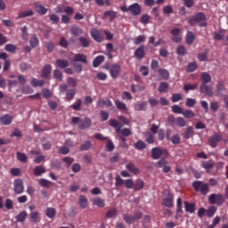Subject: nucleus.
Returning a JSON list of instances; mask_svg holds the SVG:
<instances>
[{"label":"nucleus","mask_w":228,"mask_h":228,"mask_svg":"<svg viewBox=\"0 0 228 228\" xmlns=\"http://www.w3.org/2000/svg\"><path fill=\"white\" fill-rule=\"evenodd\" d=\"M117 133L118 134H121L122 136H125V137L131 136V134H133V132H131V129L129 128L120 129V127H118L117 129Z\"/></svg>","instance_id":"24"},{"label":"nucleus","mask_w":228,"mask_h":228,"mask_svg":"<svg viewBox=\"0 0 228 228\" xmlns=\"http://www.w3.org/2000/svg\"><path fill=\"white\" fill-rule=\"evenodd\" d=\"M146 37L145 36H138L134 40V45H140V44H143V42H145Z\"/></svg>","instance_id":"56"},{"label":"nucleus","mask_w":228,"mask_h":228,"mask_svg":"<svg viewBox=\"0 0 228 228\" xmlns=\"http://www.w3.org/2000/svg\"><path fill=\"white\" fill-rule=\"evenodd\" d=\"M28 217V212L21 211L18 216H16L17 222L22 223Z\"/></svg>","instance_id":"46"},{"label":"nucleus","mask_w":228,"mask_h":228,"mask_svg":"<svg viewBox=\"0 0 228 228\" xmlns=\"http://www.w3.org/2000/svg\"><path fill=\"white\" fill-rule=\"evenodd\" d=\"M30 218L32 220V222L37 223L40 221V214H38V212L37 211H32L30 213Z\"/></svg>","instance_id":"50"},{"label":"nucleus","mask_w":228,"mask_h":228,"mask_svg":"<svg viewBox=\"0 0 228 228\" xmlns=\"http://www.w3.org/2000/svg\"><path fill=\"white\" fill-rule=\"evenodd\" d=\"M67 84L71 87V88H76L77 86V80L72 77H69L67 79Z\"/></svg>","instance_id":"44"},{"label":"nucleus","mask_w":228,"mask_h":228,"mask_svg":"<svg viewBox=\"0 0 228 228\" xmlns=\"http://www.w3.org/2000/svg\"><path fill=\"white\" fill-rule=\"evenodd\" d=\"M182 115H183L185 118H193V117H195V113L192 112V110H184L182 112Z\"/></svg>","instance_id":"62"},{"label":"nucleus","mask_w":228,"mask_h":228,"mask_svg":"<svg viewBox=\"0 0 228 228\" xmlns=\"http://www.w3.org/2000/svg\"><path fill=\"white\" fill-rule=\"evenodd\" d=\"M162 206L165 208H174V195L168 190L162 192Z\"/></svg>","instance_id":"1"},{"label":"nucleus","mask_w":228,"mask_h":228,"mask_svg":"<svg viewBox=\"0 0 228 228\" xmlns=\"http://www.w3.org/2000/svg\"><path fill=\"white\" fill-rule=\"evenodd\" d=\"M91 37L95 42H98V44L104 42V37L101 34V31L97 29L91 30Z\"/></svg>","instance_id":"10"},{"label":"nucleus","mask_w":228,"mask_h":228,"mask_svg":"<svg viewBox=\"0 0 228 228\" xmlns=\"http://www.w3.org/2000/svg\"><path fill=\"white\" fill-rule=\"evenodd\" d=\"M134 149H136L137 151H143V149H146L147 144H145V143L143 142V141L139 140L138 142H136L134 144Z\"/></svg>","instance_id":"40"},{"label":"nucleus","mask_w":228,"mask_h":228,"mask_svg":"<svg viewBox=\"0 0 228 228\" xmlns=\"http://www.w3.org/2000/svg\"><path fill=\"white\" fill-rule=\"evenodd\" d=\"M78 204L82 209H86V208H88V199L85 196H80Z\"/></svg>","instance_id":"26"},{"label":"nucleus","mask_w":228,"mask_h":228,"mask_svg":"<svg viewBox=\"0 0 228 228\" xmlns=\"http://www.w3.org/2000/svg\"><path fill=\"white\" fill-rule=\"evenodd\" d=\"M38 184L40 186H42L43 188H51V186L53 185V182H51L45 178H41L38 181Z\"/></svg>","instance_id":"25"},{"label":"nucleus","mask_w":228,"mask_h":228,"mask_svg":"<svg viewBox=\"0 0 228 228\" xmlns=\"http://www.w3.org/2000/svg\"><path fill=\"white\" fill-rule=\"evenodd\" d=\"M89 149H92V142L90 141L84 142L80 146V151H89Z\"/></svg>","instance_id":"51"},{"label":"nucleus","mask_w":228,"mask_h":228,"mask_svg":"<svg viewBox=\"0 0 228 228\" xmlns=\"http://www.w3.org/2000/svg\"><path fill=\"white\" fill-rule=\"evenodd\" d=\"M215 213H216V207L212 206L207 209V216H208V218H213V216H215Z\"/></svg>","instance_id":"54"},{"label":"nucleus","mask_w":228,"mask_h":228,"mask_svg":"<svg viewBox=\"0 0 228 228\" xmlns=\"http://www.w3.org/2000/svg\"><path fill=\"white\" fill-rule=\"evenodd\" d=\"M4 49L7 53H15V51H17V46L15 45L7 44L5 45Z\"/></svg>","instance_id":"55"},{"label":"nucleus","mask_w":228,"mask_h":228,"mask_svg":"<svg viewBox=\"0 0 228 228\" xmlns=\"http://www.w3.org/2000/svg\"><path fill=\"white\" fill-rule=\"evenodd\" d=\"M70 33L73 37H79L83 33V29L77 25H73L70 27Z\"/></svg>","instance_id":"19"},{"label":"nucleus","mask_w":228,"mask_h":228,"mask_svg":"<svg viewBox=\"0 0 228 228\" xmlns=\"http://www.w3.org/2000/svg\"><path fill=\"white\" fill-rule=\"evenodd\" d=\"M42 174H45V167H42V166H37L34 168V175L37 177H40V175H42Z\"/></svg>","instance_id":"30"},{"label":"nucleus","mask_w":228,"mask_h":228,"mask_svg":"<svg viewBox=\"0 0 228 228\" xmlns=\"http://www.w3.org/2000/svg\"><path fill=\"white\" fill-rule=\"evenodd\" d=\"M187 72H195L197 70V62H191L187 65Z\"/></svg>","instance_id":"61"},{"label":"nucleus","mask_w":228,"mask_h":228,"mask_svg":"<svg viewBox=\"0 0 228 228\" xmlns=\"http://www.w3.org/2000/svg\"><path fill=\"white\" fill-rule=\"evenodd\" d=\"M175 126H178V127H186V120L183 119V118H176V123Z\"/></svg>","instance_id":"52"},{"label":"nucleus","mask_w":228,"mask_h":228,"mask_svg":"<svg viewBox=\"0 0 228 228\" xmlns=\"http://www.w3.org/2000/svg\"><path fill=\"white\" fill-rule=\"evenodd\" d=\"M53 77L58 81H63V75L61 74V71H60V69L53 70Z\"/></svg>","instance_id":"53"},{"label":"nucleus","mask_w":228,"mask_h":228,"mask_svg":"<svg viewBox=\"0 0 228 228\" xmlns=\"http://www.w3.org/2000/svg\"><path fill=\"white\" fill-rule=\"evenodd\" d=\"M181 32V30L179 28H173L171 30V35L172 37V40L173 42H175V44L179 43L181 40H183V37H181V35H179V33Z\"/></svg>","instance_id":"12"},{"label":"nucleus","mask_w":228,"mask_h":228,"mask_svg":"<svg viewBox=\"0 0 228 228\" xmlns=\"http://www.w3.org/2000/svg\"><path fill=\"white\" fill-rule=\"evenodd\" d=\"M4 206L6 209H13V200L11 199H6Z\"/></svg>","instance_id":"64"},{"label":"nucleus","mask_w":228,"mask_h":228,"mask_svg":"<svg viewBox=\"0 0 228 228\" xmlns=\"http://www.w3.org/2000/svg\"><path fill=\"white\" fill-rule=\"evenodd\" d=\"M14 184V192L17 195L24 193V182L22 179H16L13 183Z\"/></svg>","instance_id":"5"},{"label":"nucleus","mask_w":228,"mask_h":228,"mask_svg":"<svg viewBox=\"0 0 228 228\" xmlns=\"http://www.w3.org/2000/svg\"><path fill=\"white\" fill-rule=\"evenodd\" d=\"M29 44L31 45V47H38V37H37V36H33L30 40H29Z\"/></svg>","instance_id":"60"},{"label":"nucleus","mask_w":228,"mask_h":228,"mask_svg":"<svg viewBox=\"0 0 228 228\" xmlns=\"http://www.w3.org/2000/svg\"><path fill=\"white\" fill-rule=\"evenodd\" d=\"M35 10L37 13H39V15H45V13H47V8L42 4H36Z\"/></svg>","instance_id":"31"},{"label":"nucleus","mask_w":228,"mask_h":228,"mask_svg":"<svg viewBox=\"0 0 228 228\" xmlns=\"http://www.w3.org/2000/svg\"><path fill=\"white\" fill-rule=\"evenodd\" d=\"M12 120H13V118L8 114H5L0 118V121L2 124H4V126H10V124H12Z\"/></svg>","instance_id":"22"},{"label":"nucleus","mask_w":228,"mask_h":228,"mask_svg":"<svg viewBox=\"0 0 228 228\" xmlns=\"http://www.w3.org/2000/svg\"><path fill=\"white\" fill-rule=\"evenodd\" d=\"M195 104H197V101L195 99H192V98L186 99L185 106H187V108H193Z\"/></svg>","instance_id":"59"},{"label":"nucleus","mask_w":228,"mask_h":228,"mask_svg":"<svg viewBox=\"0 0 228 228\" xmlns=\"http://www.w3.org/2000/svg\"><path fill=\"white\" fill-rule=\"evenodd\" d=\"M123 220H125V222L126 224H128V225H131V224H133L134 222V218L132 216H129V215H125L123 216Z\"/></svg>","instance_id":"63"},{"label":"nucleus","mask_w":228,"mask_h":228,"mask_svg":"<svg viewBox=\"0 0 228 228\" xmlns=\"http://www.w3.org/2000/svg\"><path fill=\"white\" fill-rule=\"evenodd\" d=\"M117 215H118L117 208H112L107 211L106 218H117Z\"/></svg>","instance_id":"41"},{"label":"nucleus","mask_w":228,"mask_h":228,"mask_svg":"<svg viewBox=\"0 0 228 228\" xmlns=\"http://www.w3.org/2000/svg\"><path fill=\"white\" fill-rule=\"evenodd\" d=\"M220 142H222V136L218 133L214 134L208 138V145H210V147L213 149H215V147H216Z\"/></svg>","instance_id":"4"},{"label":"nucleus","mask_w":228,"mask_h":228,"mask_svg":"<svg viewBox=\"0 0 228 228\" xmlns=\"http://www.w3.org/2000/svg\"><path fill=\"white\" fill-rule=\"evenodd\" d=\"M52 70L53 67L50 64L45 65L43 68L42 77H44L45 79H49V77H51Z\"/></svg>","instance_id":"15"},{"label":"nucleus","mask_w":228,"mask_h":228,"mask_svg":"<svg viewBox=\"0 0 228 228\" xmlns=\"http://www.w3.org/2000/svg\"><path fill=\"white\" fill-rule=\"evenodd\" d=\"M194 20L198 22L200 26V28H204L208 26V23L206 22V14L203 12H199L194 16Z\"/></svg>","instance_id":"8"},{"label":"nucleus","mask_w":228,"mask_h":228,"mask_svg":"<svg viewBox=\"0 0 228 228\" xmlns=\"http://www.w3.org/2000/svg\"><path fill=\"white\" fill-rule=\"evenodd\" d=\"M33 15V11H25L19 13V19H24L26 17H31Z\"/></svg>","instance_id":"58"},{"label":"nucleus","mask_w":228,"mask_h":228,"mask_svg":"<svg viewBox=\"0 0 228 228\" xmlns=\"http://www.w3.org/2000/svg\"><path fill=\"white\" fill-rule=\"evenodd\" d=\"M93 204L94 206H97V208H104L106 206V202L104 201V200L101 199V198H96L93 200Z\"/></svg>","instance_id":"37"},{"label":"nucleus","mask_w":228,"mask_h":228,"mask_svg":"<svg viewBox=\"0 0 228 228\" xmlns=\"http://www.w3.org/2000/svg\"><path fill=\"white\" fill-rule=\"evenodd\" d=\"M176 53L178 56H184L186 54V48L184 45H180L176 47Z\"/></svg>","instance_id":"48"},{"label":"nucleus","mask_w":228,"mask_h":228,"mask_svg":"<svg viewBox=\"0 0 228 228\" xmlns=\"http://www.w3.org/2000/svg\"><path fill=\"white\" fill-rule=\"evenodd\" d=\"M103 15L104 17H109L110 22L117 19V12L115 11H106Z\"/></svg>","instance_id":"34"},{"label":"nucleus","mask_w":228,"mask_h":228,"mask_svg":"<svg viewBox=\"0 0 228 228\" xmlns=\"http://www.w3.org/2000/svg\"><path fill=\"white\" fill-rule=\"evenodd\" d=\"M100 106H102V108H104V106H106V108H111V106H113V103L111 102L110 100H100L99 102Z\"/></svg>","instance_id":"47"},{"label":"nucleus","mask_w":228,"mask_h":228,"mask_svg":"<svg viewBox=\"0 0 228 228\" xmlns=\"http://www.w3.org/2000/svg\"><path fill=\"white\" fill-rule=\"evenodd\" d=\"M200 92L201 94H206L208 97H213L215 95V93L213 92V88L206 83H201L200 87Z\"/></svg>","instance_id":"6"},{"label":"nucleus","mask_w":228,"mask_h":228,"mask_svg":"<svg viewBox=\"0 0 228 228\" xmlns=\"http://www.w3.org/2000/svg\"><path fill=\"white\" fill-rule=\"evenodd\" d=\"M165 152H167V151L165 149H161V148H152L151 149V158L152 159H159V158H161V156H163V154H165Z\"/></svg>","instance_id":"7"},{"label":"nucleus","mask_w":228,"mask_h":228,"mask_svg":"<svg viewBox=\"0 0 228 228\" xmlns=\"http://www.w3.org/2000/svg\"><path fill=\"white\" fill-rule=\"evenodd\" d=\"M16 158L18 161H20V163H26L28 161V155L26 153H22L20 151L16 152Z\"/></svg>","instance_id":"32"},{"label":"nucleus","mask_w":228,"mask_h":228,"mask_svg":"<svg viewBox=\"0 0 228 228\" xmlns=\"http://www.w3.org/2000/svg\"><path fill=\"white\" fill-rule=\"evenodd\" d=\"M55 63L59 69H67L69 65V61L61 59H58Z\"/></svg>","instance_id":"29"},{"label":"nucleus","mask_w":228,"mask_h":228,"mask_svg":"<svg viewBox=\"0 0 228 228\" xmlns=\"http://www.w3.org/2000/svg\"><path fill=\"white\" fill-rule=\"evenodd\" d=\"M76 89H69L68 91H66V97H65V101L70 102L74 99V97H76Z\"/></svg>","instance_id":"23"},{"label":"nucleus","mask_w":228,"mask_h":228,"mask_svg":"<svg viewBox=\"0 0 228 228\" xmlns=\"http://www.w3.org/2000/svg\"><path fill=\"white\" fill-rule=\"evenodd\" d=\"M92 126V120L88 118H80L79 129H88Z\"/></svg>","instance_id":"14"},{"label":"nucleus","mask_w":228,"mask_h":228,"mask_svg":"<svg viewBox=\"0 0 228 228\" xmlns=\"http://www.w3.org/2000/svg\"><path fill=\"white\" fill-rule=\"evenodd\" d=\"M81 106H83V101L81 99H77L76 102L71 105V108L75 111H81Z\"/></svg>","instance_id":"39"},{"label":"nucleus","mask_w":228,"mask_h":228,"mask_svg":"<svg viewBox=\"0 0 228 228\" xmlns=\"http://www.w3.org/2000/svg\"><path fill=\"white\" fill-rule=\"evenodd\" d=\"M104 61V55H99L93 61V67L97 69Z\"/></svg>","instance_id":"27"},{"label":"nucleus","mask_w":228,"mask_h":228,"mask_svg":"<svg viewBox=\"0 0 228 228\" xmlns=\"http://www.w3.org/2000/svg\"><path fill=\"white\" fill-rule=\"evenodd\" d=\"M185 40L188 45H191V44L195 42V35H193V32L189 31L185 37Z\"/></svg>","instance_id":"28"},{"label":"nucleus","mask_w":228,"mask_h":228,"mask_svg":"<svg viewBox=\"0 0 228 228\" xmlns=\"http://www.w3.org/2000/svg\"><path fill=\"white\" fill-rule=\"evenodd\" d=\"M126 168L134 175H138V174H140V169H138V167H136V166L133 162H129L128 164H126Z\"/></svg>","instance_id":"18"},{"label":"nucleus","mask_w":228,"mask_h":228,"mask_svg":"<svg viewBox=\"0 0 228 228\" xmlns=\"http://www.w3.org/2000/svg\"><path fill=\"white\" fill-rule=\"evenodd\" d=\"M184 206L187 213H195V205L189 203L188 201H184Z\"/></svg>","instance_id":"43"},{"label":"nucleus","mask_w":228,"mask_h":228,"mask_svg":"<svg viewBox=\"0 0 228 228\" xmlns=\"http://www.w3.org/2000/svg\"><path fill=\"white\" fill-rule=\"evenodd\" d=\"M73 61H79L80 63H88L86 55L83 53H76L73 57Z\"/></svg>","instance_id":"16"},{"label":"nucleus","mask_w":228,"mask_h":228,"mask_svg":"<svg viewBox=\"0 0 228 228\" xmlns=\"http://www.w3.org/2000/svg\"><path fill=\"white\" fill-rule=\"evenodd\" d=\"M120 70L121 68L118 64L112 65L110 70L111 77H113L114 79L115 77H118V76H120Z\"/></svg>","instance_id":"13"},{"label":"nucleus","mask_w":228,"mask_h":228,"mask_svg":"<svg viewBox=\"0 0 228 228\" xmlns=\"http://www.w3.org/2000/svg\"><path fill=\"white\" fill-rule=\"evenodd\" d=\"M192 186L196 191H200L202 195H208V192L209 191V185L200 181L194 182Z\"/></svg>","instance_id":"2"},{"label":"nucleus","mask_w":228,"mask_h":228,"mask_svg":"<svg viewBox=\"0 0 228 228\" xmlns=\"http://www.w3.org/2000/svg\"><path fill=\"white\" fill-rule=\"evenodd\" d=\"M46 216L48 218H54V216H56V208H46Z\"/></svg>","instance_id":"45"},{"label":"nucleus","mask_w":228,"mask_h":228,"mask_svg":"<svg viewBox=\"0 0 228 228\" xmlns=\"http://www.w3.org/2000/svg\"><path fill=\"white\" fill-rule=\"evenodd\" d=\"M115 105L117 106L118 110H119V111H127V106L126 105V103L124 102L116 100Z\"/></svg>","instance_id":"33"},{"label":"nucleus","mask_w":228,"mask_h":228,"mask_svg":"<svg viewBox=\"0 0 228 228\" xmlns=\"http://www.w3.org/2000/svg\"><path fill=\"white\" fill-rule=\"evenodd\" d=\"M201 79L203 81L202 83H205V85H208V83H211V76L208 73H202Z\"/></svg>","instance_id":"57"},{"label":"nucleus","mask_w":228,"mask_h":228,"mask_svg":"<svg viewBox=\"0 0 228 228\" xmlns=\"http://www.w3.org/2000/svg\"><path fill=\"white\" fill-rule=\"evenodd\" d=\"M224 195L218 193H213L208 197L209 204H216L217 206H222L224 204Z\"/></svg>","instance_id":"3"},{"label":"nucleus","mask_w":228,"mask_h":228,"mask_svg":"<svg viewBox=\"0 0 228 228\" xmlns=\"http://www.w3.org/2000/svg\"><path fill=\"white\" fill-rule=\"evenodd\" d=\"M194 134L193 126H188L186 131L183 134V137L184 140H190L191 136Z\"/></svg>","instance_id":"21"},{"label":"nucleus","mask_w":228,"mask_h":228,"mask_svg":"<svg viewBox=\"0 0 228 228\" xmlns=\"http://www.w3.org/2000/svg\"><path fill=\"white\" fill-rule=\"evenodd\" d=\"M134 56L136 58V60H143V58H145V46L141 45L138 48H136L134 53Z\"/></svg>","instance_id":"9"},{"label":"nucleus","mask_w":228,"mask_h":228,"mask_svg":"<svg viewBox=\"0 0 228 228\" xmlns=\"http://www.w3.org/2000/svg\"><path fill=\"white\" fill-rule=\"evenodd\" d=\"M144 183L142 180H136V182L134 183V189L135 190V191H138L140 190H142L144 186Z\"/></svg>","instance_id":"49"},{"label":"nucleus","mask_w":228,"mask_h":228,"mask_svg":"<svg viewBox=\"0 0 228 228\" xmlns=\"http://www.w3.org/2000/svg\"><path fill=\"white\" fill-rule=\"evenodd\" d=\"M199 88V84L194 83V84H185L183 86V90L185 92H189V90H197Z\"/></svg>","instance_id":"42"},{"label":"nucleus","mask_w":228,"mask_h":228,"mask_svg":"<svg viewBox=\"0 0 228 228\" xmlns=\"http://www.w3.org/2000/svg\"><path fill=\"white\" fill-rule=\"evenodd\" d=\"M129 10L132 13V15H142V6H140V4L134 3L131 5H129Z\"/></svg>","instance_id":"11"},{"label":"nucleus","mask_w":228,"mask_h":228,"mask_svg":"<svg viewBox=\"0 0 228 228\" xmlns=\"http://www.w3.org/2000/svg\"><path fill=\"white\" fill-rule=\"evenodd\" d=\"M215 166V163L213 162V160L210 161H203L201 163V167L203 168H206L207 172H209V170H211V168H213V167Z\"/></svg>","instance_id":"38"},{"label":"nucleus","mask_w":228,"mask_h":228,"mask_svg":"<svg viewBox=\"0 0 228 228\" xmlns=\"http://www.w3.org/2000/svg\"><path fill=\"white\" fill-rule=\"evenodd\" d=\"M78 44L81 47L84 48L90 47V39L86 38V37H79Z\"/></svg>","instance_id":"20"},{"label":"nucleus","mask_w":228,"mask_h":228,"mask_svg":"<svg viewBox=\"0 0 228 228\" xmlns=\"http://www.w3.org/2000/svg\"><path fill=\"white\" fill-rule=\"evenodd\" d=\"M135 111H145L147 110V102H137L134 104Z\"/></svg>","instance_id":"17"},{"label":"nucleus","mask_w":228,"mask_h":228,"mask_svg":"<svg viewBox=\"0 0 228 228\" xmlns=\"http://www.w3.org/2000/svg\"><path fill=\"white\" fill-rule=\"evenodd\" d=\"M30 85L37 88V86H44L45 85V81L38 80L37 78H32L30 81Z\"/></svg>","instance_id":"35"},{"label":"nucleus","mask_w":228,"mask_h":228,"mask_svg":"<svg viewBox=\"0 0 228 228\" xmlns=\"http://www.w3.org/2000/svg\"><path fill=\"white\" fill-rule=\"evenodd\" d=\"M159 94H167L168 92V83L161 82L159 86Z\"/></svg>","instance_id":"36"}]
</instances>
